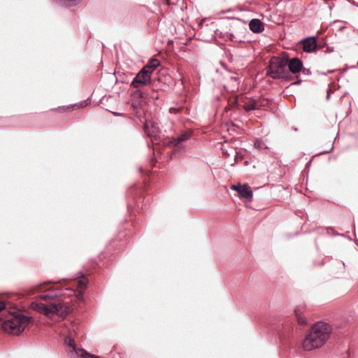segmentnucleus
I'll return each instance as SVG.
<instances>
[{
  "label": "nucleus",
  "mask_w": 358,
  "mask_h": 358,
  "mask_svg": "<svg viewBox=\"0 0 358 358\" xmlns=\"http://www.w3.org/2000/svg\"><path fill=\"white\" fill-rule=\"evenodd\" d=\"M42 286H43V285H40V286L38 287V291H42L43 290Z\"/></svg>",
  "instance_id": "obj_21"
},
{
  "label": "nucleus",
  "mask_w": 358,
  "mask_h": 358,
  "mask_svg": "<svg viewBox=\"0 0 358 358\" xmlns=\"http://www.w3.org/2000/svg\"><path fill=\"white\" fill-rule=\"evenodd\" d=\"M64 343L71 348L70 353L72 356L80 358H99L98 356L88 353L83 348H77L73 339L69 335L65 337Z\"/></svg>",
  "instance_id": "obj_5"
},
{
  "label": "nucleus",
  "mask_w": 358,
  "mask_h": 358,
  "mask_svg": "<svg viewBox=\"0 0 358 358\" xmlns=\"http://www.w3.org/2000/svg\"><path fill=\"white\" fill-rule=\"evenodd\" d=\"M31 307L33 309L47 315L52 314L62 315L67 312V308L64 307L61 303H52L47 305L42 303L33 302Z\"/></svg>",
  "instance_id": "obj_3"
},
{
  "label": "nucleus",
  "mask_w": 358,
  "mask_h": 358,
  "mask_svg": "<svg viewBox=\"0 0 358 358\" xmlns=\"http://www.w3.org/2000/svg\"><path fill=\"white\" fill-rule=\"evenodd\" d=\"M295 315H296V317L297 318V321L299 322V324H306V319L301 315V309L297 308L296 310H295Z\"/></svg>",
  "instance_id": "obj_16"
},
{
  "label": "nucleus",
  "mask_w": 358,
  "mask_h": 358,
  "mask_svg": "<svg viewBox=\"0 0 358 358\" xmlns=\"http://www.w3.org/2000/svg\"><path fill=\"white\" fill-rule=\"evenodd\" d=\"M139 95H140L141 97H143V95L142 92H139Z\"/></svg>",
  "instance_id": "obj_22"
},
{
  "label": "nucleus",
  "mask_w": 358,
  "mask_h": 358,
  "mask_svg": "<svg viewBox=\"0 0 358 358\" xmlns=\"http://www.w3.org/2000/svg\"><path fill=\"white\" fill-rule=\"evenodd\" d=\"M6 307V303L3 301H0V311L4 309Z\"/></svg>",
  "instance_id": "obj_19"
},
{
  "label": "nucleus",
  "mask_w": 358,
  "mask_h": 358,
  "mask_svg": "<svg viewBox=\"0 0 358 358\" xmlns=\"http://www.w3.org/2000/svg\"><path fill=\"white\" fill-rule=\"evenodd\" d=\"M262 99H248L243 103H239L240 106H241L246 112H249L254 110H260L264 106V104L262 103Z\"/></svg>",
  "instance_id": "obj_7"
},
{
  "label": "nucleus",
  "mask_w": 358,
  "mask_h": 358,
  "mask_svg": "<svg viewBox=\"0 0 358 358\" xmlns=\"http://www.w3.org/2000/svg\"><path fill=\"white\" fill-rule=\"evenodd\" d=\"M144 129L147 134L151 138H155L159 133V127L156 124L152 122H146L144 124Z\"/></svg>",
  "instance_id": "obj_12"
},
{
  "label": "nucleus",
  "mask_w": 358,
  "mask_h": 358,
  "mask_svg": "<svg viewBox=\"0 0 358 358\" xmlns=\"http://www.w3.org/2000/svg\"><path fill=\"white\" fill-rule=\"evenodd\" d=\"M57 295L54 292H50L48 294H42L39 296L41 300L53 299Z\"/></svg>",
  "instance_id": "obj_17"
},
{
  "label": "nucleus",
  "mask_w": 358,
  "mask_h": 358,
  "mask_svg": "<svg viewBox=\"0 0 358 358\" xmlns=\"http://www.w3.org/2000/svg\"><path fill=\"white\" fill-rule=\"evenodd\" d=\"M166 1H168L169 0H166Z\"/></svg>",
  "instance_id": "obj_25"
},
{
  "label": "nucleus",
  "mask_w": 358,
  "mask_h": 358,
  "mask_svg": "<svg viewBox=\"0 0 358 358\" xmlns=\"http://www.w3.org/2000/svg\"><path fill=\"white\" fill-rule=\"evenodd\" d=\"M192 135V131L190 129L185 130L178 137L171 140L169 144L173 147L180 148L181 143L188 140Z\"/></svg>",
  "instance_id": "obj_11"
},
{
  "label": "nucleus",
  "mask_w": 358,
  "mask_h": 358,
  "mask_svg": "<svg viewBox=\"0 0 358 358\" xmlns=\"http://www.w3.org/2000/svg\"><path fill=\"white\" fill-rule=\"evenodd\" d=\"M31 317L21 313L12 314L2 323L3 329L14 335H19L29 325Z\"/></svg>",
  "instance_id": "obj_2"
},
{
  "label": "nucleus",
  "mask_w": 358,
  "mask_h": 358,
  "mask_svg": "<svg viewBox=\"0 0 358 358\" xmlns=\"http://www.w3.org/2000/svg\"><path fill=\"white\" fill-rule=\"evenodd\" d=\"M286 73V62L279 57H272L270 59L269 66L267 69V75L270 77L278 79L283 78Z\"/></svg>",
  "instance_id": "obj_4"
},
{
  "label": "nucleus",
  "mask_w": 358,
  "mask_h": 358,
  "mask_svg": "<svg viewBox=\"0 0 358 358\" xmlns=\"http://www.w3.org/2000/svg\"><path fill=\"white\" fill-rule=\"evenodd\" d=\"M160 62L157 59H152L148 64H146L145 66L143 67V69L150 72V74L152 75L153 71L156 69L157 67L159 66Z\"/></svg>",
  "instance_id": "obj_14"
},
{
  "label": "nucleus",
  "mask_w": 358,
  "mask_h": 358,
  "mask_svg": "<svg viewBox=\"0 0 358 358\" xmlns=\"http://www.w3.org/2000/svg\"><path fill=\"white\" fill-rule=\"evenodd\" d=\"M302 48L306 52H313L317 50V43L315 37H308L301 41Z\"/></svg>",
  "instance_id": "obj_10"
},
{
  "label": "nucleus",
  "mask_w": 358,
  "mask_h": 358,
  "mask_svg": "<svg viewBox=\"0 0 358 358\" xmlns=\"http://www.w3.org/2000/svg\"><path fill=\"white\" fill-rule=\"evenodd\" d=\"M75 106H80V107H83V103H80L79 104H75Z\"/></svg>",
  "instance_id": "obj_20"
},
{
  "label": "nucleus",
  "mask_w": 358,
  "mask_h": 358,
  "mask_svg": "<svg viewBox=\"0 0 358 358\" xmlns=\"http://www.w3.org/2000/svg\"><path fill=\"white\" fill-rule=\"evenodd\" d=\"M198 24H199V26H201V20L200 22H198Z\"/></svg>",
  "instance_id": "obj_23"
},
{
  "label": "nucleus",
  "mask_w": 358,
  "mask_h": 358,
  "mask_svg": "<svg viewBox=\"0 0 358 358\" xmlns=\"http://www.w3.org/2000/svg\"><path fill=\"white\" fill-rule=\"evenodd\" d=\"M285 62L286 67L287 66L289 71L294 74L299 73L303 67L302 62L296 57L288 59Z\"/></svg>",
  "instance_id": "obj_8"
},
{
  "label": "nucleus",
  "mask_w": 358,
  "mask_h": 358,
  "mask_svg": "<svg viewBox=\"0 0 358 358\" xmlns=\"http://www.w3.org/2000/svg\"><path fill=\"white\" fill-rule=\"evenodd\" d=\"M77 284L80 289H85L87 285V279L83 275H81L78 278Z\"/></svg>",
  "instance_id": "obj_15"
},
{
  "label": "nucleus",
  "mask_w": 358,
  "mask_h": 358,
  "mask_svg": "<svg viewBox=\"0 0 358 358\" xmlns=\"http://www.w3.org/2000/svg\"><path fill=\"white\" fill-rule=\"evenodd\" d=\"M255 147L258 149H267L268 147L265 145L264 143L261 140H257L255 143Z\"/></svg>",
  "instance_id": "obj_18"
},
{
  "label": "nucleus",
  "mask_w": 358,
  "mask_h": 358,
  "mask_svg": "<svg viewBox=\"0 0 358 358\" xmlns=\"http://www.w3.org/2000/svg\"><path fill=\"white\" fill-rule=\"evenodd\" d=\"M332 332L331 326L324 322L313 324L302 342V348L306 351H311L322 347L329 340Z\"/></svg>",
  "instance_id": "obj_1"
},
{
  "label": "nucleus",
  "mask_w": 358,
  "mask_h": 358,
  "mask_svg": "<svg viewBox=\"0 0 358 358\" xmlns=\"http://www.w3.org/2000/svg\"><path fill=\"white\" fill-rule=\"evenodd\" d=\"M357 65H358V62H357Z\"/></svg>",
  "instance_id": "obj_26"
},
{
  "label": "nucleus",
  "mask_w": 358,
  "mask_h": 358,
  "mask_svg": "<svg viewBox=\"0 0 358 358\" xmlns=\"http://www.w3.org/2000/svg\"><path fill=\"white\" fill-rule=\"evenodd\" d=\"M249 28L253 33H261L264 30V24L259 19H252L249 22Z\"/></svg>",
  "instance_id": "obj_13"
},
{
  "label": "nucleus",
  "mask_w": 358,
  "mask_h": 358,
  "mask_svg": "<svg viewBox=\"0 0 358 358\" xmlns=\"http://www.w3.org/2000/svg\"><path fill=\"white\" fill-rule=\"evenodd\" d=\"M151 82V75L150 72L145 71L143 68L136 75L131 83V86L140 89L143 86L148 85Z\"/></svg>",
  "instance_id": "obj_6"
},
{
  "label": "nucleus",
  "mask_w": 358,
  "mask_h": 358,
  "mask_svg": "<svg viewBox=\"0 0 358 358\" xmlns=\"http://www.w3.org/2000/svg\"><path fill=\"white\" fill-rule=\"evenodd\" d=\"M82 295H83V294H82V293H79V294H78V297H80V296H82Z\"/></svg>",
  "instance_id": "obj_24"
},
{
  "label": "nucleus",
  "mask_w": 358,
  "mask_h": 358,
  "mask_svg": "<svg viewBox=\"0 0 358 358\" xmlns=\"http://www.w3.org/2000/svg\"><path fill=\"white\" fill-rule=\"evenodd\" d=\"M231 189L238 192L240 196L243 198L251 199L252 197L251 188L247 184L232 185Z\"/></svg>",
  "instance_id": "obj_9"
}]
</instances>
